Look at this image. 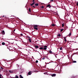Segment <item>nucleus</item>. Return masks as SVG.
<instances>
[{"label":"nucleus","instance_id":"1","mask_svg":"<svg viewBox=\"0 0 78 78\" xmlns=\"http://www.w3.org/2000/svg\"><path fill=\"white\" fill-rule=\"evenodd\" d=\"M47 46H43V50H47Z\"/></svg>","mask_w":78,"mask_h":78},{"label":"nucleus","instance_id":"2","mask_svg":"<svg viewBox=\"0 0 78 78\" xmlns=\"http://www.w3.org/2000/svg\"><path fill=\"white\" fill-rule=\"evenodd\" d=\"M43 46H41V47L39 48L40 49V50H43Z\"/></svg>","mask_w":78,"mask_h":78},{"label":"nucleus","instance_id":"3","mask_svg":"<svg viewBox=\"0 0 78 78\" xmlns=\"http://www.w3.org/2000/svg\"><path fill=\"white\" fill-rule=\"evenodd\" d=\"M31 73H32V72L31 71H30L28 72L27 74L29 75H31Z\"/></svg>","mask_w":78,"mask_h":78},{"label":"nucleus","instance_id":"4","mask_svg":"<svg viewBox=\"0 0 78 78\" xmlns=\"http://www.w3.org/2000/svg\"><path fill=\"white\" fill-rule=\"evenodd\" d=\"M47 7H49V8H50L51 6V5L49 4L47 5Z\"/></svg>","mask_w":78,"mask_h":78},{"label":"nucleus","instance_id":"5","mask_svg":"<svg viewBox=\"0 0 78 78\" xmlns=\"http://www.w3.org/2000/svg\"><path fill=\"white\" fill-rule=\"evenodd\" d=\"M2 34H5V31L4 30H3L2 31Z\"/></svg>","mask_w":78,"mask_h":78},{"label":"nucleus","instance_id":"6","mask_svg":"<svg viewBox=\"0 0 78 78\" xmlns=\"http://www.w3.org/2000/svg\"><path fill=\"white\" fill-rule=\"evenodd\" d=\"M34 47L35 48H36V49L38 48H39V46L35 45Z\"/></svg>","mask_w":78,"mask_h":78},{"label":"nucleus","instance_id":"7","mask_svg":"<svg viewBox=\"0 0 78 78\" xmlns=\"http://www.w3.org/2000/svg\"><path fill=\"white\" fill-rule=\"evenodd\" d=\"M56 75L55 74H53L51 75V76L52 77L53 76H56Z\"/></svg>","mask_w":78,"mask_h":78},{"label":"nucleus","instance_id":"8","mask_svg":"<svg viewBox=\"0 0 78 78\" xmlns=\"http://www.w3.org/2000/svg\"><path fill=\"white\" fill-rule=\"evenodd\" d=\"M35 4V2H34L33 3H32V4H30V6H32L33 5Z\"/></svg>","mask_w":78,"mask_h":78},{"label":"nucleus","instance_id":"9","mask_svg":"<svg viewBox=\"0 0 78 78\" xmlns=\"http://www.w3.org/2000/svg\"><path fill=\"white\" fill-rule=\"evenodd\" d=\"M34 28H37V27H38V26H37V25H34Z\"/></svg>","mask_w":78,"mask_h":78},{"label":"nucleus","instance_id":"10","mask_svg":"<svg viewBox=\"0 0 78 78\" xmlns=\"http://www.w3.org/2000/svg\"><path fill=\"white\" fill-rule=\"evenodd\" d=\"M34 28L35 30H38V28L37 27H34Z\"/></svg>","mask_w":78,"mask_h":78},{"label":"nucleus","instance_id":"11","mask_svg":"<svg viewBox=\"0 0 78 78\" xmlns=\"http://www.w3.org/2000/svg\"><path fill=\"white\" fill-rule=\"evenodd\" d=\"M72 63H76V61H73H73L72 62Z\"/></svg>","mask_w":78,"mask_h":78},{"label":"nucleus","instance_id":"12","mask_svg":"<svg viewBox=\"0 0 78 78\" xmlns=\"http://www.w3.org/2000/svg\"><path fill=\"white\" fill-rule=\"evenodd\" d=\"M64 40H65V42H66L67 41V40H66V37H64Z\"/></svg>","mask_w":78,"mask_h":78},{"label":"nucleus","instance_id":"13","mask_svg":"<svg viewBox=\"0 0 78 78\" xmlns=\"http://www.w3.org/2000/svg\"><path fill=\"white\" fill-rule=\"evenodd\" d=\"M2 45H5V43L4 42H2Z\"/></svg>","mask_w":78,"mask_h":78},{"label":"nucleus","instance_id":"14","mask_svg":"<svg viewBox=\"0 0 78 78\" xmlns=\"http://www.w3.org/2000/svg\"><path fill=\"white\" fill-rule=\"evenodd\" d=\"M72 35V33L70 32L69 33V34L68 35V36H70Z\"/></svg>","mask_w":78,"mask_h":78},{"label":"nucleus","instance_id":"15","mask_svg":"<svg viewBox=\"0 0 78 78\" xmlns=\"http://www.w3.org/2000/svg\"><path fill=\"white\" fill-rule=\"evenodd\" d=\"M49 53H50L51 54H52V53H52V51H49Z\"/></svg>","mask_w":78,"mask_h":78},{"label":"nucleus","instance_id":"16","mask_svg":"<svg viewBox=\"0 0 78 78\" xmlns=\"http://www.w3.org/2000/svg\"><path fill=\"white\" fill-rule=\"evenodd\" d=\"M20 78H23V77H22V75H20Z\"/></svg>","mask_w":78,"mask_h":78},{"label":"nucleus","instance_id":"17","mask_svg":"<svg viewBox=\"0 0 78 78\" xmlns=\"http://www.w3.org/2000/svg\"><path fill=\"white\" fill-rule=\"evenodd\" d=\"M51 26H52V27H55V25L54 24H52L51 25Z\"/></svg>","mask_w":78,"mask_h":78},{"label":"nucleus","instance_id":"18","mask_svg":"<svg viewBox=\"0 0 78 78\" xmlns=\"http://www.w3.org/2000/svg\"><path fill=\"white\" fill-rule=\"evenodd\" d=\"M29 42H31V38H29Z\"/></svg>","mask_w":78,"mask_h":78},{"label":"nucleus","instance_id":"19","mask_svg":"<svg viewBox=\"0 0 78 78\" xmlns=\"http://www.w3.org/2000/svg\"><path fill=\"white\" fill-rule=\"evenodd\" d=\"M9 72L10 73H13V71H12L9 70Z\"/></svg>","mask_w":78,"mask_h":78},{"label":"nucleus","instance_id":"20","mask_svg":"<svg viewBox=\"0 0 78 78\" xmlns=\"http://www.w3.org/2000/svg\"><path fill=\"white\" fill-rule=\"evenodd\" d=\"M39 5V4L38 3H36L35 4V6H38Z\"/></svg>","mask_w":78,"mask_h":78},{"label":"nucleus","instance_id":"21","mask_svg":"<svg viewBox=\"0 0 78 78\" xmlns=\"http://www.w3.org/2000/svg\"><path fill=\"white\" fill-rule=\"evenodd\" d=\"M64 23H63L62 25V27H64Z\"/></svg>","mask_w":78,"mask_h":78},{"label":"nucleus","instance_id":"22","mask_svg":"<svg viewBox=\"0 0 78 78\" xmlns=\"http://www.w3.org/2000/svg\"><path fill=\"white\" fill-rule=\"evenodd\" d=\"M64 30L63 29H61L60 32H62Z\"/></svg>","mask_w":78,"mask_h":78},{"label":"nucleus","instance_id":"23","mask_svg":"<svg viewBox=\"0 0 78 78\" xmlns=\"http://www.w3.org/2000/svg\"><path fill=\"white\" fill-rule=\"evenodd\" d=\"M62 47H61L60 48V50H62Z\"/></svg>","mask_w":78,"mask_h":78},{"label":"nucleus","instance_id":"24","mask_svg":"<svg viewBox=\"0 0 78 78\" xmlns=\"http://www.w3.org/2000/svg\"><path fill=\"white\" fill-rule=\"evenodd\" d=\"M45 57H43V58H42V59H43V60H44V59H45Z\"/></svg>","mask_w":78,"mask_h":78},{"label":"nucleus","instance_id":"25","mask_svg":"<svg viewBox=\"0 0 78 78\" xmlns=\"http://www.w3.org/2000/svg\"><path fill=\"white\" fill-rule=\"evenodd\" d=\"M58 36H59V37H60L61 36V34H58Z\"/></svg>","mask_w":78,"mask_h":78},{"label":"nucleus","instance_id":"26","mask_svg":"<svg viewBox=\"0 0 78 78\" xmlns=\"http://www.w3.org/2000/svg\"><path fill=\"white\" fill-rule=\"evenodd\" d=\"M41 8H44V7L43 6H41Z\"/></svg>","mask_w":78,"mask_h":78},{"label":"nucleus","instance_id":"27","mask_svg":"<svg viewBox=\"0 0 78 78\" xmlns=\"http://www.w3.org/2000/svg\"><path fill=\"white\" fill-rule=\"evenodd\" d=\"M29 12H31V9H30V8L29 9Z\"/></svg>","mask_w":78,"mask_h":78},{"label":"nucleus","instance_id":"28","mask_svg":"<svg viewBox=\"0 0 78 78\" xmlns=\"http://www.w3.org/2000/svg\"><path fill=\"white\" fill-rule=\"evenodd\" d=\"M36 63H37L38 62V61L36 60Z\"/></svg>","mask_w":78,"mask_h":78},{"label":"nucleus","instance_id":"29","mask_svg":"<svg viewBox=\"0 0 78 78\" xmlns=\"http://www.w3.org/2000/svg\"><path fill=\"white\" fill-rule=\"evenodd\" d=\"M20 36H23V34H20Z\"/></svg>","mask_w":78,"mask_h":78},{"label":"nucleus","instance_id":"30","mask_svg":"<svg viewBox=\"0 0 78 78\" xmlns=\"http://www.w3.org/2000/svg\"><path fill=\"white\" fill-rule=\"evenodd\" d=\"M51 1V2H53V0H50Z\"/></svg>","mask_w":78,"mask_h":78},{"label":"nucleus","instance_id":"31","mask_svg":"<svg viewBox=\"0 0 78 78\" xmlns=\"http://www.w3.org/2000/svg\"><path fill=\"white\" fill-rule=\"evenodd\" d=\"M16 66H18V67H19V65H18V64H17Z\"/></svg>","mask_w":78,"mask_h":78},{"label":"nucleus","instance_id":"32","mask_svg":"<svg viewBox=\"0 0 78 78\" xmlns=\"http://www.w3.org/2000/svg\"><path fill=\"white\" fill-rule=\"evenodd\" d=\"M76 5L77 6H78V2H77V3L76 4Z\"/></svg>","mask_w":78,"mask_h":78},{"label":"nucleus","instance_id":"33","mask_svg":"<svg viewBox=\"0 0 78 78\" xmlns=\"http://www.w3.org/2000/svg\"><path fill=\"white\" fill-rule=\"evenodd\" d=\"M33 8H36V7H35V6H33Z\"/></svg>","mask_w":78,"mask_h":78},{"label":"nucleus","instance_id":"34","mask_svg":"<svg viewBox=\"0 0 78 78\" xmlns=\"http://www.w3.org/2000/svg\"><path fill=\"white\" fill-rule=\"evenodd\" d=\"M1 69H2V70H3V68H2V67H1Z\"/></svg>","mask_w":78,"mask_h":78},{"label":"nucleus","instance_id":"35","mask_svg":"<svg viewBox=\"0 0 78 78\" xmlns=\"http://www.w3.org/2000/svg\"><path fill=\"white\" fill-rule=\"evenodd\" d=\"M33 2H34V0H33Z\"/></svg>","mask_w":78,"mask_h":78},{"label":"nucleus","instance_id":"36","mask_svg":"<svg viewBox=\"0 0 78 78\" xmlns=\"http://www.w3.org/2000/svg\"><path fill=\"white\" fill-rule=\"evenodd\" d=\"M2 76V75H1V74H0V77Z\"/></svg>","mask_w":78,"mask_h":78},{"label":"nucleus","instance_id":"37","mask_svg":"<svg viewBox=\"0 0 78 78\" xmlns=\"http://www.w3.org/2000/svg\"><path fill=\"white\" fill-rule=\"evenodd\" d=\"M75 54H78V53L76 52V53H75Z\"/></svg>","mask_w":78,"mask_h":78},{"label":"nucleus","instance_id":"38","mask_svg":"<svg viewBox=\"0 0 78 78\" xmlns=\"http://www.w3.org/2000/svg\"><path fill=\"white\" fill-rule=\"evenodd\" d=\"M66 28L67 29V28H68V27H66Z\"/></svg>","mask_w":78,"mask_h":78},{"label":"nucleus","instance_id":"39","mask_svg":"<svg viewBox=\"0 0 78 78\" xmlns=\"http://www.w3.org/2000/svg\"><path fill=\"white\" fill-rule=\"evenodd\" d=\"M28 37L29 38H30V37Z\"/></svg>","mask_w":78,"mask_h":78},{"label":"nucleus","instance_id":"40","mask_svg":"<svg viewBox=\"0 0 78 78\" xmlns=\"http://www.w3.org/2000/svg\"><path fill=\"white\" fill-rule=\"evenodd\" d=\"M14 30V31H15V30Z\"/></svg>","mask_w":78,"mask_h":78},{"label":"nucleus","instance_id":"41","mask_svg":"<svg viewBox=\"0 0 78 78\" xmlns=\"http://www.w3.org/2000/svg\"><path fill=\"white\" fill-rule=\"evenodd\" d=\"M0 78H2V77H0Z\"/></svg>","mask_w":78,"mask_h":78},{"label":"nucleus","instance_id":"42","mask_svg":"<svg viewBox=\"0 0 78 78\" xmlns=\"http://www.w3.org/2000/svg\"><path fill=\"white\" fill-rule=\"evenodd\" d=\"M4 16H3V17H4Z\"/></svg>","mask_w":78,"mask_h":78},{"label":"nucleus","instance_id":"43","mask_svg":"<svg viewBox=\"0 0 78 78\" xmlns=\"http://www.w3.org/2000/svg\"><path fill=\"white\" fill-rule=\"evenodd\" d=\"M11 66H12V65L11 64Z\"/></svg>","mask_w":78,"mask_h":78},{"label":"nucleus","instance_id":"44","mask_svg":"<svg viewBox=\"0 0 78 78\" xmlns=\"http://www.w3.org/2000/svg\"><path fill=\"white\" fill-rule=\"evenodd\" d=\"M44 74H45V73H44Z\"/></svg>","mask_w":78,"mask_h":78}]
</instances>
